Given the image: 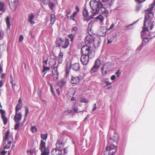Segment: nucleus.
<instances>
[{
	"mask_svg": "<svg viewBox=\"0 0 155 155\" xmlns=\"http://www.w3.org/2000/svg\"><path fill=\"white\" fill-rule=\"evenodd\" d=\"M155 5L153 4L150 5L149 8L145 10V18L144 21V27L143 28V30L141 31V35L143 37V35L147 31L149 28L152 30L154 25V22L151 20L154 16V13L152 10L154 7Z\"/></svg>",
	"mask_w": 155,
	"mask_h": 155,
	"instance_id": "1",
	"label": "nucleus"
},
{
	"mask_svg": "<svg viewBox=\"0 0 155 155\" xmlns=\"http://www.w3.org/2000/svg\"><path fill=\"white\" fill-rule=\"evenodd\" d=\"M90 5L92 10L91 12L93 14L92 17L90 18H92L94 15H95L98 13L100 10L102 14L105 15H107L108 13L105 5H103L101 2L97 1L96 0L91 1L90 2Z\"/></svg>",
	"mask_w": 155,
	"mask_h": 155,
	"instance_id": "2",
	"label": "nucleus"
},
{
	"mask_svg": "<svg viewBox=\"0 0 155 155\" xmlns=\"http://www.w3.org/2000/svg\"><path fill=\"white\" fill-rule=\"evenodd\" d=\"M85 42L86 45H88L89 44H91L93 42V44H96L97 43V45H100L102 41L100 38L99 37L93 38V36L87 35L85 38Z\"/></svg>",
	"mask_w": 155,
	"mask_h": 155,
	"instance_id": "3",
	"label": "nucleus"
},
{
	"mask_svg": "<svg viewBox=\"0 0 155 155\" xmlns=\"http://www.w3.org/2000/svg\"><path fill=\"white\" fill-rule=\"evenodd\" d=\"M39 149L41 152V155H48L49 149L48 147L46 146V143L43 140H41L39 145Z\"/></svg>",
	"mask_w": 155,
	"mask_h": 155,
	"instance_id": "4",
	"label": "nucleus"
},
{
	"mask_svg": "<svg viewBox=\"0 0 155 155\" xmlns=\"http://www.w3.org/2000/svg\"><path fill=\"white\" fill-rule=\"evenodd\" d=\"M90 46L85 45H83L81 48V52L83 55H88L90 58H92L94 56V53L90 49Z\"/></svg>",
	"mask_w": 155,
	"mask_h": 155,
	"instance_id": "5",
	"label": "nucleus"
},
{
	"mask_svg": "<svg viewBox=\"0 0 155 155\" xmlns=\"http://www.w3.org/2000/svg\"><path fill=\"white\" fill-rule=\"evenodd\" d=\"M116 152L115 146L112 144L106 147V150L104 152V155H114Z\"/></svg>",
	"mask_w": 155,
	"mask_h": 155,
	"instance_id": "6",
	"label": "nucleus"
},
{
	"mask_svg": "<svg viewBox=\"0 0 155 155\" xmlns=\"http://www.w3.org/2000/svg\"><path fill=\"white\" fill-rule=\"evenodd\" d=\"M8 3L11 10L15 11L18 5V0H8Z\"/></svg>",
	"mask_w": 155,
	"mask_h": 155,
	"instance_id": "7",
	"label": "nucleus"
},
{
	"mask_svg": "<svg viewBox=\"0 0 155 155\" xmlns=\"http://www.w3.org/2000/svg\"><path fill=\"white\" fill-rule=\"evenodd\" d=\"M90 57L88 55H82L81 57V61L83 65H87L88 62Z\"/></svg>",
	"mask_w": 155,
	"mask_h": 155,
	"instance_id": "8",
	"label": "nucleus"
},
{
	"mask_svg": "<svg viewBox=\"0 0 155 155\" xmlns=\"http://www.w3.org/2000/svg\"><path fill=\"white\" fill-rule=\"evenodd\" d=\"M0 113L1 114V118L4 123V124L5 125L7 124L8 119L5 115V111L4 110L1 109L0 110Z\"/></svg>",
	"mask_w": 155,
	"mask_h": 155,
	"instance_id": "9",
	"label": "nucleus"
},
{
	"mask_svg": "<svg viewBox=\"0 0 155 155\" xmlns=\"http://www.w3.org/2000/svg\"><path fill=\"white\" fill-rule=\"evenodd\" d=\"M22 118V115L21 113L15 112V114L14 117L15 122H20Z\"/></svg>",
	"mask_w": 155,
	"mask_h": 155,
	"instance_id": "10",
	"label": "nucleus"
},
{
	"mask_svg": "<svg viewBox=\"0 0 155 155\" xmlns=\"http://www.w3.org/2000/svg\"><path fill=\"white\" fill-rule=\"evenodd\" d=\"M56 145L57 148L63 147L64 145V143L62 138L58 139L56 143Z\"/></svg>",
	"mask_w": 155,
	"mask_h": 155,
	"instance_id": "11",
	"label": "nucleus"
},
{
	"mask_svg": "<svg viewBox=\"0 0 155 155\" xmlns=\"http://www.w3.org/2000/svg\"><path fill=\"white\" fill-rule=\"evenodd\" d=\"M9 134V131L8 130L6 133L5 137H4L3 142L4 143H5V141H6L7 140L8 141V144L7 145L8 146V147H10L12 142L11 141H8L9 139H8V136Z\"/></svg>",
	"mask_w": 155,
	"mask_h": 155,
	"instance_id": "12",
	"label": "nucleus"
},
{
	"mask_svg": "<svg viewBox=\"0 0 155 155\" xmlns=\"http://www.w3.org/2000/svg\"><path fill=\"white\" fill-rule=\"evenodd\" d=\"M69 44V41L68 39H66L64 41L63 38L62 41L61 43V47L62 48L65 49L67 48Z\"/></svg>",
	"mask_w": 155,
	"mask_h": 155,
	"instance_id": "13",
	"label": "nucleus"
},
{
	"mask_svg": "<svg viewBox=\"0 0 155 155\" xmlns=\"http://www.w3.org/2000/svg\"><path fill=\"white\" fill-rule=\"evenodd\" d=\"M80 65L79 63H75L71 64V68L75 71H79L80 69Z\"/></svg>",
	"mask_w": 155,
	"mask_h": 155,
	"instance_id": "14",
	"label": "nucleus"
},
{
	"mask_svg": "<svg viewBox=\"0 0 155 155\" xmlns=\"http://www.w3.org/2000/svg\"><path fill=\"white\" fill-rule=\"evenodd\" d=\"M107 30V29L105 27H102L100 29V31L99 32V35L101 36H104Z\"/></svg>",
	"mask_w": 155,
	"mask_h": 155,
	"instance_id": "15",
	"label": "nucleus"
},
{
	"mask_svg": "<svg viewBox=\"0 0 155 155\" xmlns=\"http://www.w3.org/2000/svg\"><path fill=\"white\" fill-rule=\"evenodd\" d=\"M28 21L31 23L34 24L35 23V22L33 21L34 17V15L32 13H31L30 14L28 15Z\"/></svg>",
	"mask_w": 155,
	"mask_h": 155,
	"instance_id": "16",
	"label": "nucleus"
},
{
	"mask_svg": "<svg viewBox=\"0 0 155 155\" xmlns=\"http://www.w3.org/2000/svg\"><path fill=\"white\" fill-rule=\"evenodd\" d=\"M66 80L65 78L62 79L58 81V85L62 88L66 83Z\"/></svg>",
	"mask_w": 155,
	"mask_h": 155,
	"instance_id": "17",
	"label": "nucleus"
},
{
	"mask_svg": "<svg viewBox=\"0 0 155 155\" xmlns=\"http://www.w3.org/2000/svg\"><path fill=\"white\" fill-rule=\"evenodd\" d=\"M71 83L73 84H77L79 82L77 77L73 76H72L71 77Z\"/></svg>",
	"mask_w": 155,
	"mask_h": 155,
	"instance_id": "18",
	"label": "nucleus"
},
{
	"mask_svg": "<svg viewBox=\"0 0 155 155\" xmlns=\"http://www.w3.org/2000/svg\"><path fill=\"white\" fill-rule=\"evenodd\" d=\"M56 20L55 16L54 14H52L51 16V19L50 21L51 22L49 24V26H52L55 22Z\"/></svg>",
	"mask_w": 155,
	"mask_h": 155,
	"instance_id": "19",
	"label": "nucleus"
},
{
	"mask_svg": "<svg viewBox=\"0 0 155 155\" xmlns=\"http://www.w3.org/2000/svg\"><path fill=\"white\" fill-rule=\"evenodd\" d=\"M107 65V64H105L103 66L101 67V74L103 76L105 75L107 73V71L106 70H104V69L106 68V66Z\"/></svg>",
	"mask_w": 155,
	"mask_h": 155,
	"instance_id": "20",
	"label": "nucleus"
},
{
	"mask_svg": "<svg viewBox=\"0 0 155 155\" xmlns=\"http://www.w3.org/2000/svg\"><path fill=\"white\" fill-rule=\"evenodd\" d=\"M10 81L11 84L12 85V88L14 90V91H15V90L16 89L15 88V84H14L13 83V78L12 77V75L11 74H10Z\"/></svg>",
	"mask_w": 155,
	"mask_h": 155,
	"instance_id": "21",
	"label": "nucleus"
},
{
	"mask_svg": "<svg viewBox=\"0 0 155 155\" xmlns=\"http://www.w3.org/2000/svg\"><path fill=\"white\" fill-rule=\"evenodd\" d=\"M91 13H92L91 15V16H90V17H88V15H89L88 12L86 9H84L83 13V15L84 17H88V18L89 19H91L93 18V17L92 18H90L91 17H92V15H93L92 12H91ZM94 16H93V17H94Z\"/></svg>",
	"mask_w": 155,
	"mask_h": 155,
	"instance_id": "22",
	"label": "nucleus"
},
{
	"mask_svg": "<svg viewBox=\"0 0 155 155\" xmlns=\"http://www.w3.org/2000/svg\"><path fill=\"white\" fill-rule=\"evenodd\" d=\"M63 38H60L59 39L56 41V46L58 47H60L61 45V43L62 41Z\"/></svg>",
	"mask_w": 155,
	"mask_h": 155,
	"instance_id": "23",
	"label": "nucleus"
},
{
	"mask_svg": "<svg viewBox=\"0 0 155 155\" xmlns=\"http://www.w3.org/2000/svg\"><path fill=\"white\" fill-rule=\"evenodd\" d=\"M6 21L7 25V28L8 29H9L11 27V25L10 18L8 17H6Z\"/></svg>",
	"mask_w": 155,
	"mask_h": 155,
	"instance_id": "24",
	"label": "nucleus"
},
{
	"mask_svg": "<svg viewBox=\"0 0 155 155\" xmlns=\"http://www.w3.org/2000/svg\"><path fill=\"white\" fill-rule=\"evenodd\" d=\"M100 61L98 59H97L95 61L94 66L98 68L100 66Z\"/></svg>",
	"mask_w": 155,
	"mask_h": 155,
	"instance_id": "25",
	"label": "nucleus"
},
{
	"mask_svg": "<svg viewBox=\"0 0 155 155\" xmlns=\"http://www.w3.org/2000/svg\"><path fill=\"white\" fill-rule=\"evenodd\" d=\"M151 38L148 36H147L143 38L142 42H143V44L144 43H145V44L147 43L149 41V39H150Z\"/></svg>",
	"mask_w": 155,
	"mask_h": 155,
	"instance_id": "26",
	"label": "nucleus"
},
{
	"mask_svg": "<svg viewBox=\"0 0 155 155\" xmlns=\"http://www.w3.org/2000/svg\"><path fill=\"white\" fill-rule=\"evenodd\" d=\"M22 106V103L18 104L15 107V112H18V111L21 109Z\"/></svg>",
	"mask_w": 155,
	"mask_h": 155,
	"instance_id": "27",
	"label": "nucleus"
},
{
	"mask_svg": "<svg viewBox=\"0 0 155 155\" xmlns=\"http://www.w3.org/2000/svg\"><path fill=\"white\" fill-rule=\"evenodd\" d=\"M138 20H137L136 21L133 23L130 24L128 25H127L125 26L126 28L125 29V30H130L131 29H132L133 28V25L136 22H137Z\"/></svg>",
	"mask_w": 155,
	"mask_h": 155,
	"instance_id": "28",
	"label": "nucleus"
},
{
	"mask_svg": "<svg viewBox=\"0 0 155 155\" xmlns=\"http://www.w3.org/2000/svg\"><path fill=\"white\" fill-rule=\"evenodd\" d=\"M78 12H74V13L71 15L70 17V19L71 20H74V21H75V19L74 18V17L77 14Z\"/></svg>",
	"mask_w": 155,
	"mask_h": 155,
	"instance_id": "29",
	"label": "nucleus"
},
{
	"mask_svg": "<svg viewBox=\"0 0 155 155\" xmlns=\"http://www.w3.org/2000/svg\"><path fill=\"white\" fill-rule=\"evenodd\" d=\"M4 3L3 2H0V11H3L4 10Z\"/></svg>",
	"mask_w": 155,
	"mask_h": 155,
	"instance_id": "30",
	"label": "nucleus"
},
{
	"mask_svg": "<svg viewBox=\"0 0 155 155\" xmlns=\"http://www.w3.org/2000/svg\"><path fill=\"white\" fill-rule=\"evenodd\" d=\"M65 12L66 14L65 15V17H66L68 19L69 18L68 15L70 14L71 12V10L70 9H68L66 10Z\"/></svg>",
	"mask_w": 155,
	"mask_h": 155,
	"instance_id": "31",
	"label": "nucleus"
},
{
	"mask_svg": "<svg viewBox=\"0 0 155 155\" xmlns=\"http://www.w3.org/2000/svg\"><path fill=\"white\" fill-rule=\"evenodd\" d=\"M25 115L24 117H25V119L27 117L28 113L29 112V108L28 106H25Z\"/></svg>",
	"mask_w": 155,
	"mask_h": 155,
	"instance_id": "32",
	"label": "nucleus"
},
{
	"mask_svg": "<svg viewBox=\"0 0 155 155\" xmlns=\"http://www.w3.org/2000/svg\"><path fill=\"white\" fill-rule=\"evenodd\" d=\"M107 39V43L108 44L111 43L114 40V38L112 37H108Z\"/></svg>",
	"mask_w": 155,
	"mask_h": 155,
	"instance_id": "33",
	"label": "nucleus"
},
{
	"mask_svg": "<svg viewBox=\"0 0 155 155\" xmlns=\"http://www.w3.org/2000/svg\"><path fill=\"white\" fill-rule=\"evenodd\" d=\"M41 138L43 140H46L47 138L48 135L47 134H41Z\"/></svg>",
	"mask_w": 155,
	"mask_h": 155,
	"instance_id": "34",
	"label": "nucleus"
},
{
	"mask_svg": "<svg viewBox=\"0 0 155 155\" xmlns=\"http://www.w3.org/2000/svg\"><path fill=\"white\" fill-rule=\"evenodd\" d=\"M104 82L106 83V86H108L112 84V83L109 81V79L108 78L105 79Z\"/></svg>",
	"mask_w": 155,
	"mask_h": 155,
	"instance_id": "35",
	"label": "nucleus"
},
{
	"mask_svg": "<svg viewBox=\"0 0 155 155\" xmlns=\"http://www.w3.org/2000/svg\"><path fill=\"white\" fill-rule=\"evenodd\" d=\"M16 124L15 125L14 129L16 130H17L19 127V126L20 124V122H15Z\"/></svg>",
	"mask_w": 155,
	"mask_h": 155,
	"instance_id": "36",
	"label": "nucleus"
},
{
	"mask_svg": "<svg viewBox=\"0 0 155 155\" xmlns=\"http://www.w3.org/2000/svg\"><path fill=\"white\" fill-rule=\"evenodd\" d=\"M77 28L75 26H74L72 29V32L73 34H75L77 32Z\"/></svg>",
	"mask_w": 155,
	"mask_h": 155,
	"instance_id": "37",
	"label": "nucleus"
},
{
	"mask_svg": "<svg viewBox=\"0 0 155 155\" xmlns=\"http://www.w3.org/2000/svg\"><path fill=\"white\" fill-rule=\"evenodd\" d=\"M97 69V68L93 66V67L91 68V73H93L95 72Z\"/></svg>",
	"mask_w": 155,
	"mask_h": 155,
	"instance_id": "38",
	"label": "nucleus"
},
{
	"mask_svg": "<svg viewBox=\"0 0 155 155\" xmlns=\"http://www.w3.org/2000/svg\"><path fill=\"white\" fill-rule=\"evenodd\" d=\"M151 38L155 37V32H150L149 33V36Z\"/></svg>",
	"mask_w": 155,
	"mask_h": 155,
	"instance_id": "39",
	"label": "nucleus"
},
{
	"mask_svg": "<svg viewBox=\"0 0 155 155\" xmlns=\"http://www.w3.org/2000/svg\"><path fill=\"white\" fill-rule=\"evenodd\" d=\"M97 18L100 20L102 22L104 19L103 16L101 15H99L97 17Z\"/></svg>",
	"mask_w": 155,
	"mask_h": 155,
	"instance_id": "40",
	"label": "nucleus"
},
{
	"mask_svg": "<svg viewBox=\"0 0 155 155\" xmlns=\"http://www.w3.org/2000/svg\"><path fill=\"white\" fill-rule=\"evenodd\" d=\"M4 33L3 31L1 30L0 31V40H2L4 36Z\"/></svg>",
	"mask_w": 155,
	"mask_h": 155,
	"instance_id": "41",
	"label": "nucleus"
},
{
	"mask_svg": "<svg viewBox=\"0 0 155 155\" xmlns=\"http://www.w3.org/2000/svg\"><path fill=\"white\" fill-rule=\"evenodd\" d=\"M115 74L117 77H119L121 74L120 70H117L115 73Z\"/></svg>",
	"mask_w": 155,
	"mask_h": 155,
	"instance_id": "42",
	"label": "nucleus"
},
{
	"mask_svg": "<svg viewBox=\"0 0 155 155\" xmlns=\"http://www.w3.org/2000/svg\"><path fill=\"white\" fill-rule=\"evenodd\" d=\"M58 73L56 72V74H54L53 75V77L54 78V80H57L58 79Z\"/></svg>",
	"mask_w": 155,
	"mask_h": 155,
	"instance_id": "43",
	"label": "nucleus"
},
{
	"mask_svg": "<svg viewBox=\"0 0 155 155\" xmlns=\"http://www.w3.org/2000/svg\"><path fill=\"white\" fill-rule=\"evenodd\" d=\"M143 42H142L141 44L140 45V46L137 48V50L138 51H140L142 49L143 47Z\"/></svg>",
	"mask_w": 155,
	"mask_h": 155,
	"instance_id": "44",
	"label": "nucleus"
},
{
	"mask_svg": "<svg viewBox=\"0 0 155 155\" xmlns=\"http://www.w3.org/2000/svg\"><path fill=\"white\" fill-rule=\"evenodd\" d=\"M68 37L71 39V41H72L74 37V36L72 34H71L68 35Z\"/></svg>",
	"mask_w": 155,
	"mask_h": 155,
	"instance_id": "45",
	"label": "nucleus"
},
{
	"mask_svg": "<svg viewBox=\"0 0 155 155\" xmlns=\"http://www.w3.org/2000/svg\"><path fill=\"white\" fill-rule=\"evenodd\" d=\"M31 131L32 132H35L37 131V128L35 127L32 126L31 127Z\"/></svg>",
	"mask_w": 155,
	"mask_h": 155,
	"instance_id": "46",
	"label": "nucleus"
},
{
	"mask_svg": "<svg viewBox=\"0 0 155 155\" xmlns=\"http://www.w3.org/2000/svg\"><path fill=\"white\" fill-rule=\"evenodd\" d=\"M63 58L58 56V62L59 63H61L63 61Z\"/></svg>",
	"mask_w": 155,
	"mask_h": 155,
	"instance_id": "47",
	"label": "nucleus"
},
{
	"mask_svg": "<svg viewBox=\"0 0 155 155\" xmlns=\"http://www.w3.org/2000/svg\"><path fill=\"white\" fill-rule=\"evenodd\" d=\"M50 69V68L48 67H45V66L43 65V70L42 71L43 72H45L46 71H48Z\"/></svg>",
	"mask_w": 155,
	"mask_h": 155,
	"instance_id": "48",
	"label": "nucleus"
},
{
	"mask_svg": "<svg viewBox=\"0 0 155 155\" xmlns=\"http://www.w3.org/2000/svg\"><path fill=\"white\" fill-rule=\"evenodd\" d=\"M77 78H78V79L79 82L80 81H81L84 78V76L82 75H79L78 77H77Z\"/></svg>",
	"mask_w": 155,
	"mask_h": 155,
	"instance_id": "49",
	"label": "nucleus"
},
{
	"mask_svg": "<svg viewBox=\"0 0 155 155\" xmlns=\"http://www.w3.org/2000/svg\"><path fill=\"white\" fill-rule=\"evenodd\" d=\"M80 101L81 102L85 103H87L89 102V101L87 100L84 98H82L81 99Z\"/></svg>",
	"mask_w": 155,
	"mask_h": 155,
	"instance_id": "50",
	"label": "nucleus"
},
{
	"mask_svg": "<svg viewBox=\"0 0 155 155\" xmlns=\"http://www.w3.org/2000/svg\"><path fill=\"white\" fill-rule=\"evenodd\" d=\"M88 33L89 35H90L93 36V33L92 31V30L91 28L89 29V30H88Z\"/></svg>",
	"mask_w": 155,
	"mask_h": 155,
	"instance_id": "51",
	"label": "nucleus"
},
{
	"mask_svg": "<svg viewBox=\"0 0 155 155\" xmlns=\"http://www.w3.org/2000/svg\"><path fill=\"white\" fill-rule=\"evenodd\" d=\"M14 84L15 85V89H15V91H18V92L20 90L18 89V86L15 83H14Z\"/></svg>",
	"mask_w": 155,
	"mask_h": 155,
	"instance_id": "52",
	"label": "nucleus"
},
{
	"mask_svg": "<svg viewBox=\"0 0 155 155\" xmlns=\"http://www.w3.org/2000/svg\"><path fill=\"white\" fill-rule=\"evenodd\" d=\"M114 24L113 23L111 25H110V27L109 28L107 29V30L109 31L111 29H112L114 28Z\"/></svg>",
	"mask_w": 155,
	"mask_h": 155,
	"instance_id": "53",
	"label": "nucleus"
},
{
	"mask_svg": "<svg viewBox=\"0 0 155 155\" xmlns=\"http://www.w3.org/2000/svg\"><path fill=\"white\" fill-rule=\"evenodd\" d=\"M24 39V37L22 35H21L20 36L19 40L20 41H22Z\"/></svg>",
	"mask_w": 155,
	"mask_h": 155,
	"instance_id": "54",
	"label": "nucleus"
},
{
	"mask_svg": "<svg viewBox=\"0 0 155 155\" xmlns=\"http://www.w3.org/2000/svg\"><path fill=\"white\" fill-rule=\"evenodd\" d=\"M3 64H2L1 65V64H0V73L1 74L3 71Z\"/></svg>",
	"mask_w": 155,
	"mask_h": 155,
	"instance_id": "55",
	"label": "nucleus"
},
{
	"mask_svg": "<svg viewBox=\"0 0 155 155\" xmlns=\"http://www.w3.org/2000/svg\"><path fill=\"white\" fill-rule=\"evenodd\" d=\"M28 155H33V152L31 150L28 151Z\"/></svg>",
	"mask_w": 155,
	"mask_h": 155,
	"instance_id": "56",
	"label": "nucleus"
},
{
	"mask_svg": "<svg viewBox=\"0 0 155 155\" xmlns=\"http://www.w3.org/2000/svg\"><path fill=\"white\" fill-rule=\"evenodd\" d=\"M48 0H43L42 2L45 5L47 4L48 2Z\"/></svg>",
	"mask_w": 155,
	"mask_h": 155,
	"instance_id": "57",
	"label": "nucleus"
},
{
	"mask_svg": "<svg viewBox=\"0 0 155 155\" xmlns=\"http://www.w3.org/2000/svg\"><path fill=\"white\" fill-rule=\"evenodd\" d=\"M64 56V53L63 52L60 51L59 53L58 56L63 58Z\"/></svg>",
	"mask_w": 155,
	"mask_h": 155,
	"instance_id": "58",
	"label": "nucleus"
},
{
	"mask_svg": "<svg viewBox=\"0 0 155 155\" xmlns=\"http://www.w3.org/2000/svg\"><path fill=\"white\" fill-rule=\"evenodd\" d=\"M3 81L1 80L0 81V87H1L3 85Z\"/></svg>",
	"mask_w": 155,
	"mask_h": 155,
	"instance_id": "59",
	"label": "nucleus"
},
{
	"mask_svg": "<svg viewBox=\"0 0 155 155\" xmlns=\"http://www.w3.org/2000/svg\"><path fill=\"white\" fill-rule=\"evenodd\" d=\"M116 78V76L115 75H112L110 77V79L112 80H114Z\"/></svg>",
	"mask_w": 155,
	"mask_h": 155,
	"instance_id": "60",
	"label": "nucleus"
},
{
	"mask_svg": "<svg viewBox=\"0 0 155 155\" xmlns=\"http://www.w3.org/2000/svg\"><path fill=\"white\" fill-rule=\"evenodd\" d=\"M74 110L75 113H77L78 111V108L77 107H74Z\"/></svg>",
	"mask_w": 155,
	"mask_h": 155,
	"instance_id": "61",
	"label": "nucleus"
},
{
	"mask_svg": "<svg viewBox=\"0 0 155 155\" xmlns=\"http://www.w3.org/2000/svg\"><path fill=\"white\" fill-rule=\"evenodd\" d=\"M56 92L58 95H59L60 94V89L59 88L56 89Z\"/></svg>",
	"mask_w": 155,
	"mask_h": 155,
	"instance_id": "62",
	"label": "nucleus"
},
{
	"mask_svg": "<svg viewBox=\"0 0 155 155\" xmlns=\"http://www.w3.org/2000/svg\"><path fill=\"white\" fill-rule=\"evenodd\" d=\"M54 7V4L52 3H51L50 6V8L51 9H52Z\"/></svg>",
	"mask_w": 155,
	"mask_h": 155,
	"instance_id": "63",
	"label": "nucleus"
},
{
	"mask_svg": "<svg viewBox=\"0 0 155 155\" xmlns=\"http://www.w3.org/2000/svg\"><path fill=\"white\" fill-rule=\"evenodd\" d=\"M7 153V151L3 150L2 152L1 153L2 154V155H5Z\"/></svg>",
	"mask_w": 155,
	"mask_h": 155,
	"instance_id": "64",
	"label": "nucleus"
}]
</instances>
